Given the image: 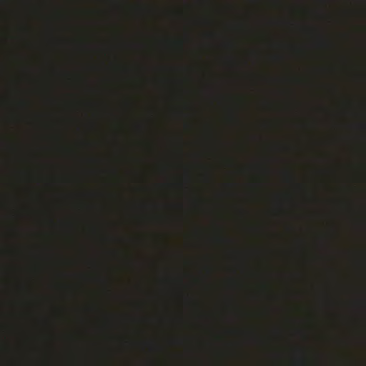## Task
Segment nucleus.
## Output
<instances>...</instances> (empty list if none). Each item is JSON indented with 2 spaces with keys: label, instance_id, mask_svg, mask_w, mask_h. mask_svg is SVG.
I'll list each match as a JSON object with an SVG mask.
<instances>
[{
  "label": "nucleus",
  "instance_id": "nucleus-13",
  "mask_svg": "<svg viewBox=\"0 0 366 366\" xmlns=\"http://www.w3.org/2000/svg\"><path fill=\"white\" fill-rule=\"evenodd\" d=\"M20 3H21V4H24V1H20Z\"/></svg>",
  "mask_w": 366,
  "mask_h": 366
},
{
  "label": "nucleus",
  "instance_id": "nucleus-10",
  "mask_svg": "<svg viewBox=\"0 0 366 366\" xmlns=\"http://www.w3.org/2000/svg\"><path fill=\"white\" fill-rule=\"evenodd\" d=\"M19 174H21V176H23V175H25L26 174V172L24 170H20Z\"/></svg>",
  "mask_w": 366,
  "mask_h": 366
},
{
  "label": "nucleus",
  "instance_id": "nucleus-5",
  "mask_svg": "<svg viewBox=\"0 0 366 366\" xmlns=\"http://www.w3.org/2000/svg\"><path fill=\"white\" fill-rule=\"evenodd\" d=\"M16 58H17V60H18L19 63L22 66L24 74H25V71H26V68L25 58L21 54H18L16 56Z\"/></svg>",
  "mask_w": 366,
  "mask_h": 366
},
{
  "label": "nucleus",
  "instance_id": "nucleus-12",
  "mask_svg": "<svg viewBox=\"0 0 366 366\" xmlns=\"http://www.w3.org/2000/svg\"><path fill=\"white\" fill-rule=\"evenodd\" d=\"M21 94V91L18 89V95Z\"/></svg>",
  "mask_w": 366,
  "mask_h": 366
},
{
  "label": "nucleus",
  "instance_id": "nucleus-2",
  "mask_svg": "<svg viewBox=\"0 0 366 366\" xmlns=\"http://www.w3.org/2000/svg\"><path fill=\"white\" fill-rule=\"evenodd\" d=\"M16 106L19 109L28 110L30 107V102L24 98L18 97L16 100Z\"/></svg>",
  "mask_w": 366,
  "mask_h": 366
},
{
  "label": "nucleus",
  "instance_id": "nucleus-11",
  "mask_svg": "<svg viewBox=\"0 0 366 366\" xmlns=\"http://www.w3.org/2000/svg\"><path fill=\"white\" fill-rule=\"evenodd\" d=\"M17 330H18V332H19L21 333L23 332V330H22V327L21 326H18Z\"/></svg>",
  "mask_w": 366,
  "mask_h": 366
},
{
  "label": "nucleus",
  "instance_id": "nucleus-7",
  "mask_svg": "<svg viewBox=\"0 0 366 366\" xmlns=\"http://www.w3.org/2000/svg\"><path fill=\"white\" fill-rule=\"evenodd\" d=\"M16 254H17L19 257L22 256V254H23V249H22L21 247L18 246V247H16Z\"/></svg>",
  "mask_w": 366,
  "mask_h": 366
},
{
  "label": "nucleus",
  "instance_id": "nucleus-3",
  "mask_svg": "<svg viewBox=\"0 0 366 366\" xmlns=\"http://www.w3.org/2000/svg\"><path fill=\"white\" fill-rule=\"evenodd\" d=\"M15 151L18 156V159L21 161L24 160V154L23 147L20 143L16 144Z\"/></svg>",
  "mask_w": 366,
  "mask_h": 366
},
{
  "label": "nucleus",
  "instance_id": "nucleus-6",
  "mask_svg": "<svg viewBox=\"0 0 366 366\" xmlns=\"http://www.w3.org/2000/svg\"><path fill=\"white\" fill-rule=\"evenodd\" d=\"M15 235L18 239L22 237V230L19 225L16 228Z\"/></svg>",
  "mask_w": 366,
  "mask_h": 366
},
{
  "label": "nucleus",
  "instance_id": "nucleus-8",
  "mask_svg": "<svg viewBox=\"0 0 366 366\" xmlns=\"http://www.w3.org/2000/svg\"><path fill=\"white\" fill-rule=\"evenodd\" d=\"M23 119V117L21 114L18 113V114L16 115V121L18 122H21V120Z\"/></svg>",
  "mask_w": 366,
  "mask_h": 366
},
{
  "label": "nucleus",
  "instance_id": "nucleus-1",
  "mask_svg": "<svg viewBox=\"0 0 366 366\" xmlns=\"http://www.w3.org/2000/svg\"><path fill=\"white\" fill-rule=\"evenodd\" d=\"M16 16L18 19L20 21V24L18 26V31L20 34L19 38L21 40L25 41L26 36L29 34L31 29L29 24L24 21H22L21 15L19 11L16 12Z\"/></svg>",
  "mask_w": 366,
  "mask_h": 366
},
{
  "label": "nucleus",
  "instance_id": "nucleus-4",
  "mask_svg": "<svg viewBox=\"0 0 366 366\" xmlns=\"http://www.w3.org/2000/svg\"><path fill=\"white\" fill-rule=\"evenodd\" d=\"M18 290L19 292L22 294H27L29 292V287L27 285L22 282L21 281L18 282Z\"/></svg>",
  "mask_w": 366,
  "mask_h": 366
},
{
  "label": "nucleus",
  "instance_id": "nucleus-9",
  "mask_svg": "<svg viewBox=\"0 0 366 366\" xmlns=\"http://www.w3.org/2000/svg\"><path fill=\"white\" fill-rule=\"evenodd\" d=\"M21 214H22V210L20 209L19 207H18L17 211H16L17 217L19 218L21 217Z\"/></svg>",
  "mask_w": 366,
  "mask_h": 366
}]
</instances>
